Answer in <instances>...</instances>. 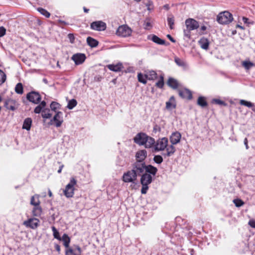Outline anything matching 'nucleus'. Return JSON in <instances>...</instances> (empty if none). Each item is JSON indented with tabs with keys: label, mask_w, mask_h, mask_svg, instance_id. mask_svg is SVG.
Returning a JSON list of instances; mask_svg holds the SVG:
<instances>
[{
	"label": "nucleus",
	"mask_w": 255,
	"mask_h": 255,
	"mask_svg": "<svg viewBox=\"0 0 255 255\" xmlns=\"http://www.w3.org/2000/svg\"><path fill=\"white\" fill-rule=\"evenodd\" d=\"M233 20L232 14L227 11L220 12L217 17V21L222 24H227Z\"/></svg>",
	"instance_id": "obj_7"
},
{
	"label": "nucleus",
	"mask_w": 255,
	"mask_h": 255,
	"mask_svg": "<svg viewBox=\"0 0 255 255\" xmlns=\"http://www.w3.org/2000/svg\"><path fill=\"white\" fill-rule=\"evenodd\" d=\"M32 124V120L30 118H26L23 122L22 128L29 130Z\"/></svg>",
	"instance_id": "obj_27"
},
{
	"label": "nucleus",
	"mask_w": 255,
	"mask_h": 255,
	"mask_svg": "<svg viewBox=\"0 0 255 255\" xmlns=\"http://www.w3.org/2000/svg\"><path fill=\"white\" fill-rule=\"evenodd\" d=\"M75 249L71 247L67 248L65 251V255H81L82 250L78 245H74Z\"/></svg>",
	"instance_id": "obj_17"
},
{
	"label": "nucleus",
	"mask_w": 255,
	"mask_h": 255,
	"mask_svg": "<svg viewBox=\"0 0 255 255\" xmlns=\"http://www.w3.org/2000/svg\"><path fill=\"white\" fill-rule=\"evenodd\" d=\"M61 240L63 242V245L65 246V248H66L67 249L69 248L70 238L67 234H63L62 237L61 238Z\"/></svg>",
	"instance_id": "obj_28"
},
{
	"label": "nucleus",
	"mask_w": 255,
	"mask_h": 255,
	"mask_svg": "<svg viewBox=\"0 0 255 255\" xmlns=\"http://www.w3.org/2000/svg\"><path fill=\"white\" fill-rule=\"evenodd\" d=\"M237 27H239V28H241V29H244V28L242 26H241L239 24H238L237 25Z\"/></svg>",
	"instance_id": "obj_63"
},
{
	"label": "nucleus",
	"mask_w": 255,
	"mask_h": 255,
	"mask_svg": "<svg viewBox=\"0 0 255 255\" xmlns=\"http://www.w3.org/2000/svg\"><path fill=\"white\" fill-rule=\"evenodd\" d=\"M197 104L202 108L206 107L208 105L206 98L204 97L200 96L197 100Z\"/></svg>",
	"instance_id": "obj_29"
},
{
	"label": "nucleus",
	"mask_w": 255,
	"mask_h": 255,
	"mask_svg": "<svg viewBox=\"0 0 255 255\" xmlns=\"http://www.w3.org/2000/svg\"><path fill=\"white\" fill-rule=\"evenodd\" d=\"M138 80L139 82L142 83L144 84H145L147 82L146 80L147 78H146V74L143 75L141 73H138L137 75Z\"/></svg>",
	"instance_id": "obj_33"
},
{
	"label": "nucleus",
	"mask_w": 255,
	"mask_h": 255,
	"mask_svg": "<svg viewBox=\"0 0 255 255\" xmlns=\"http://www.w3.org/2000/svg\"><path fill=\"white\" fill-rule=\"evenodd\" d=\"M212 102L220 105L226 106L227 105L225 102L220 99H214L212 100Z\"/></svg>",
	"instance_id": "obj_47"
},
{
	"label": "nucleus",
	"mask_w": 255,
	"mask_h": 255,
	"mask_svg": "<svg viewBox=\"0 0 255 255\" xmlns=\"http://www.w3.org/2000/svg\"><path fill=\"white\" fill-rule=\"evenodd\" d=\"M26 98L29 102L35 104H39L41 99V96L39 93L35 91L28 93L26 95Z\"/></svg>",
	"instance_id": "obj_11"
},
{
	"label": "nucleus",
	"mask_w": 255,
	"mask_h": 255,
	"mask_svg": "<svg viewBox=\"0 0 255 255\" xmlns=\"http://www.w3.org/2000/svg\"><path fill=\"white\" fill-rule=\"evenodd\" d=\"M153 161L157 164H160L163 161V158L159 155H155L153 157Z\"/></svg>",
	"instance_id": "obj_42"
},
{
	"label": "nucleus",
	"mask_w": 255,
	"mask_h": 255,
	"mask_svg": "<svg viewBox=\"0 0 255 255\" xmlns=\"http://www.w3.org/2000/svg\"><path fill=\"white\" fill-rule=\"evenodd\" d=\"M48 195L49 197L52 196V193L50 190H49V191H48Z\"/></svg>",
	"instance_id": "obj_62"
},
{
	"label": "nucleus",
	"mask_w": 255,
	"mask_h": 255,
	"mask_svg": "<svg viewBox=\"0 0 255 255\" xmlns=\"http://www.w3.org/2000/svg\"><path fill=\"white\" fill-rule=\"evenodd\" d=\"M165 149H166V152L163 153V155L164 157H166V156L169 157V156H171L175 153V152L176 151L175 148L174 146V144H172L170 145H169V146L167 145V147H166Z\"/></svg>",
	"instance_id": "obj_22"
},
{
	"label": "nucleus",
	"mask_w": 255,
	"mask_h": 255,
	"mask_svg": "<svg viewBox=\"0 0 255 255\" xmlns=\"http://www.w3.org/2000/svg\"><path fill=\"white\" fill-rule=\"evenodd\" d=\"M37 10L42 15H43L44 16H45L46 17L48 18L50 16V13L47 11L46 10V9L43 8H41V7H39L37 8Z\"/></svg>",
	"instance_id": "obj_39"
},
{
	"label": "nucleus",
	"mask_w": 255,
	"mask_h": 255,
	"mask_svg": "<svg viewBox=\"0 0 255 255\" xmlns=\"http://www.w3.org/2000/svg\"><path fill=\"white\" fill-rule=\"evenodd\" d=\"M71 59L74 61L76 65H80L85 61L86 56L84 54L77 53L72 56Z\"/></svg>",
	"instance_id": "obj_18"
},
{
	"label": "nucleus",
	"mask_w": 255,
	"mask_h": 255,
	"mask_svg": "<svg viewBox=\"0 0 255 255\" xmlns=\"http://www.w3.org/2000/svg\"><path fill=\"white\" fill-rule=\"evenodd\" d=\"M60 105L55 102H52L50 104V108L52 111L56 112V110L60 108Z\"/></svg>",
	"instance_id": "obj_41"
},
{
	"label": "nucleus",
	"mask_w": 255,
	"mask_h": 255,
	"mask_svg": "<svg viewBox=\"0 0 255 255\" xmlns=\"http://www.w3.org/2000/svg\"><path fill=\"white\" fill-rule=\"evenodd\" d=\"M167 85L173 89H176L179 87L178 81L172 77H169L167 82Z\"/></svg>",
	"instance_id": "obj_20"
},
{
	"label": "nucleus",
	"mask_w": 255,
	"mask_h": 255,
	"mask_svg": "<svg viewBox=\"0 0 255 255\" xmlns=\"http://www.w3.org/2000/svg\"><path fill=\"white\" fill-rule=\"evenodd\" d=\"M52 231L53 232V235L54 237V238L59 240L61 241V238L60 236L59 232L57 230L56 228L54 226H52L51 227Z\"/></svg>",
	"instance_id": "obj_36"
},
{
	"label": "nucleus",
	"mask_w": 255,
	"mask_h": 255,
	"mask_svg": "<svg viewBox=\"0 0 255 255\" xmlns=\"http://www.w3.org/2000/svg\"><path fill=\"white\" fill-rule=\"evenodd\" d=\"M233 202L238 207H241L244 204V202L242 200L239 199H234Z\"/></svg>",
	"instance_id": "obj_46"
},
{
	"label": "nucleus",
	"mask_w": 255,
	"mask_h": 255,
	"mask_svg": "<svg viewBox=\"0 0 255 255\" xmlns=\"http://www.w3.org/2000/svg\"><path fill=\"white\" fill-rule=\"evenodd\" d=\"M87 42L88 45L92 48L97 47L99 44V42L96 39L90 36L87 38Z\"/></svg>",
	"instance_id": "obj_26"
},
{
	"label": "nucleus",
	"mask_w": 255,
	"mask_h": 255,
	"mask_svg": "<svg viewBox=\"0 0 255 255\" xmlns=\"http://www.w3.org/2000/svg\"><path fill=\"white\" fill-rule=\"evenodd\" d=\"M39 197V195L35 194L30 199V204L34 206L32 211L33 216H40L42 211V208L40 206V201Z\"/></svg>",
	"instance_id": "obj_4"
},
{
	"label": "nucleus",
	"mask_w": 255,
	"mask_h": 255,
	"mask_svg": "<svg viewBox=\"0 0 255 255\" xmlns=\"http://www.w3.org/2000/svg\"><path fill=\"white\" fill-rule=\"evenodd\" d=\"M63 166H64L63 165L60 166L59 169H58V170L57 171L58 173H60L61 172V171H62V169Z\"/></svg>",
	"instance_id": "obj_58"
},
{
	"label": "nucleus",
	"mask_w": 255,
	"mask_h": 255,
	"mask_svg": "<svg viewBox=\"0 0 255 255\" xmlns=\"http://www.w3.org/2000/svg\"><path fill=\"white\" fill-rule=\"evenodd\" d=\"M43 81L46 84L48 83L47 80L46 79H43Z\"/></svg>",
	"instance_id": "obj_64"
},
{
	"label": "nucleus",
	"mask_w": 255,
	"mask_h": 255,
	"mask_svg": "<svg viewBox=\"0 0 255 255\" xmlns=\"http://www.w3.org/2000/svg\"><path fill=\"white\" fill-rule=\"evenodd\" d=\"M151 39L153 42L159 45H164L165 43V41L164 40L160 38L155 35H152Z\"/></svg>",
	"instance_id": "obj_31"
},
{
	"label": "nucleus",
	"mask_w": 255,
	"mask_h": 255,
	"mask_svg": "<svg viewBox=\"0 0 255 255\" xmlns=\"http://www.w3.org/2000/svg\"><path fill=\"white\" fill-rule=\"evenodd\" d=\"M4 106L8 110L14 111L15 109V101L11 99L7 100L5 102Z\"/></svg>",
	"instance_id": "obj_25"
},
{
	"label": "nucleus",
	"mask_w": 255,
	"mask_h": 255,
	"mask_svg": "<svg viewBox=\"0 0 255 255\" xmlns=\"http://www.w3.org/2000/svg\"><path fill=\"white\" fill-rule=\"evenodd\" d=\"M168 24L171 29H173L174 28V19L173 17H168L167 18Z\"/></svg>",
	"instance_id": "obj_44"
},
{
	"label": "nucleus",
	"mask_w": 255,
	"mask_h": 255,
	"mask_svg": "<svg viewBox=\"0 0 255 255\" xmlns=\"http://www.w3.org/2000/svg\"><path fill=\"white\" fill-rule=\"evenodd\" d=\"M15 91L17 94H22L23 93V88L21 83L16 84L15 87Z\"/></svg>",
	"instance_id": "obj_34"
},
{
	"label": "nucleus",
	"mask_w": 255,
	"mask_h": 255,
	"mask_svg": "<svg viewBox=\"0 0 255 255\" xmlns=\"http://www.w3.org/2000/svg\"><path fill=\"white\" fill-rule=\"evenodd\" d=\"M206 26L203 25V26H202L201 27V30L202 31H205L206 30Z\"/></svg>",
	"instance_id": "obj_59"
},
{
	"label": "nucleus",
	"mask_w": 255,
	"mask_h": 255,
	"mask_svg": "<svg viewBox=\"0 0 255 255\" xmlns=\"http://www.w3.org/2000/svg\"><path fill=\"white\" fill-rule=\"evenodd\" d=\"M153 131L155 133L160 132L161 131V128L158 125H155L153 127Z\"/></svg>",
	"instance_id": "obj_50"
},
{
	"label": "nucleus",
	"mask_w": 255,
	"mask_h": 255,
	"mask_svg": "<svg viewBox=\"0 0 255 255\" xmlns=\"http://www.w3.org/2000/svg\"><path fill=\"white\" fill-rule=\"evenodd\" d=\"M6 80V75L1 70H0V84L2 85Z\"/></svg>",
	"instance_id": "obj_43"
},
{
	"label": "nucleus",
	"mask_w": 255,
	"mask_h": 255,
	"mask_svg": "<svg viewBox=\"0 0 255 255\" xmlns=\"http://www.w3.org/2000/svg\"><path fill=\"white\" fill-rule=\"evenodd\" d=\"M155 85L159 88H162L164 86V76L160 75L159 80L156 83Z\"/></svg>",
	"instance_id": "obj_37"
},
{
	"label": "nucleus",
	"mask_w": 255,
	"mask_h": 255,
	"mask_svg": "<svg viewBox=\"0 0 255 255\" xmlns=\"http://www.w3.org/2000/svg\"><path fill=\"white\" fill-rule=\"evenodd\" d=\"M55 249L58 252V253H60V246L59 245L55 244Z\"/></svg>",
	"instance_id": "obj_54"
},
{
	"label": "nucleus",
	"mask_w": 255,
	"mask_h": 255,
	"mask_svg": "<svg viewBox=\"0 0 255 255\" xmlns=\"http://www.w3.org/2000/svg\"><path fill=\"white\" fill-rule=\"evenodd\" d=\"M140 175V183L142 185L141 193L145 194L148 189V185L152 182V177L150 174L147 173H143Z\"/></svg>",
	"instance_id": "obj_5"
},
{
	"label": "nucleus",
	"mask_w": 255,
	"mask_h": 255,
	"mask_svg": "<svg viewBox=\"0 0 255 255\" xmlns=\"http://www.w3.org/2000/svg\"><path fill=\"white\" fill-rule=\"evenodd\" d=\"M131 32V29L126 25L120 26L116 31V33L118 36L125 37L130 35Z\"/></svg>",
	"instance_id": "obj_10"
},
{
	"label": "nucleus",
	"mask_w": 255,
	"mask_h": 255,
	"mask_svg": "<svg viewBox=\"0 0 255 255\" xmlns=\"http://www.w3.org/2000/svg\"><path fill=\"white\" fill-rule=\"evenodd\" d=\"M137 164L138 167L136 168L141 174L145 172L151 176H155L157 172V168L151 165H146L145 163H139Z\"/></svg>",
	"instance_id": "obj_6"
},
{
	"label": "nucleus",
	"mask_w": 255,
	"mask_h": 255,
	"mask_svg": "<svg viewBox=\"0 0 255 255\" xmlns=\"http://www.w3.org/2000/svg\"><path fill=\"white\" fill-rule=\"evenodd\" d=\"M240 104L249 108H251L252 106H253V103H251V102H248L244 100L240 101Z\"/></svg>",
	"instance_id": "obj_45"
},
{
	"label": "nucleus",
	"mask_w": 255,
	"mask_h": 255,
	"mask_svg": "<svg viewBox=\"0 0 255 255\" xmlns=\"http://www.w3.org/2000/svg\"><path fill=\"white\" fill-rule=\"evenodd\" d=\"M168 143V138L166 137H162L159 138L155 142L153 145L155 151H159L164 150Z\"/></svg>",
	"instance_id": "obj_9"
},
{
	"label": "nucleus",
	"mask_w": 255,
	"mask_h": 255,
	"mask_svg": "<svg viewBox=\"0 0 255 255\" xmlns=\"http://www.w3.org/2000/svg\"><path fill=\"white\" fill-rule=\"evenodd\" d=\"M68 37L71 43H74L75 42V36L73 34L69 33L68 35Z\"/></svg>",
	"instance_id": "obj_48"
},
{
	"label": "nucleus",
	"mask_w": 255,
	"mask_h": 255,
	"mask_svg": "<svg viewBox=\"0 0 255 255\" xmlns=\"http://www.w3.org/2000/svg\"><path fill=\"white\" fill-rule=\"evenodd\" d=\"M107 67L110 70L116 72L121 71L123 68V64L121 63H118L116 64H109Z\"/></svg>",
	"instance_id": "obj_21"
},
{
	"label": "nucleus",
	"mask_w": 255,
	"mask_h": 255,
	"mask_svg": "<svg viewBox=\"0 0 255 255\" xmlns=\"http://www.w3.org/2000/svg\"><path fill=\"white\" fill-rule=\"evenodd\" d=\"M92 29L97 31H104L107 28V25L105 22L99 20L96 21L92 22L90 25Z\"/></svg>",
	"instance_id": "obj_14"
},
{
	"label": "nucleus",
	"mask_w": 255,
	"mask_h": 255,
	"mask_svg": "<svg viewBox=\"0 0 255 255\" xmlns=\"http://www.w3.org/2000/svg\"><path fill=\"white\" fill-rule=\"evenodd\" d=\"M181 135L178 131L173 132L170 136V141L172 144H176L180 142Z\"/></svg>",
	"instance_id": "obj_19"
},
{
	"label": "nucleus",
	"mask_w": 255,
	"mask_h": 255,
	"mask_svg": "<svg viewBox=\"0 0 255 255\" xmlns=\"http://www.w3.org/2000/svg\"><path fill=\"white\" fill-rule=\"evenodd\" d=\"M248 141L247 138H245L244 139V142L245 145H246V148L247 149H249V148L248 144Z\"/></svg>",
	"instance_id": "obj_55"
},
{
	"label": "nucleus",
	"mask_w": 255,
	"mask_h": 255,
	"mask_svg": "<svg viewBox=\"0 0 255 255\" xmlns=\"http://www.w3.org/2000/svg\"><path fill=\"white\" fill-rule=\"evenodd\" d=\"M5 31L6 30L3 26L0 27V37L3 36L5 34Z\"/></svg>",
	"instance_id": "obj_52"
},
{
	"label": "nucleus",
	"mask_w": 255,
	"mask_h": 255,
	"mask_svg": "<svg viewBox=\"0 0 255 255\" xmlns=\"http://www.w3.org/2000/svg\"><path fill=\"white\" fill-rule=\"evenodd\" d=\"M174 61L176 63V64L179 66L182 67L184 68L187 67V65L186 63L183 60L178 57H175Z\"/></svg>",
	"instance_id": "obj_32"
},
{
	"label": "nucleus",
	"mask_w": 255,
	"mask_h": 255,
	"mask_svg": "<svg viewBox=\"0 0 255 255\" xmlns=\"http://www.w3.org/2000/svg\"><path fill=\"white\" fill-rule=\"evenodd\" d=\"M167 37L169 38V39L172 42H175V40L169 34L167 35Z\"/></svg>",
	"instance_id": "obj_56"
},
{
	"label": "nucleus",
	"mask_w": 255,
	"mask_h": 255,
	"mask_svg": "<svg viewBox=\"0 0 255 255\" xmlns=\"http://www.w3.org/2000/svg\"><path fill=\"white\" fill-rule=\"evenodd\" d=\"M39 105H41V107L43 108L46 106V102L44 101H42Z\"/></svg>",
	"instance_id": "obj_57"
},
{
	"label": "nucleus",
	"mask_w": 255,
	"mask_h": 255,
	"mask_svg": "<svg viewBox=\"0 0 255 255\" xmlns=\"http://www.w3.org/2000/svg\"><path fill=\"white\" fill-rule=\"evenodd\" d=\"M249 225L252 228H255V220H251L249 222Z\"/></svg>",
	"instance_id": "obj_53"
},
{
	"label": "nucleus",
	"mask_w": 255,
	"mask_h": 255,
	"mask_svg": "<svg viewBox=\"0 0 255 255\" xmlns=\"http://www.w3.org/2000/svg\"><path fill=\"white\" fill-rule=\"evenodd\" d=\"M179 96L183 99L191 100L192 99V94L191 91L186 88L179 89L178 90Z\"/></svg>",
	"instance_id": "obj_16"
},
{
	"label": "nucleus",
	"mask_w": 255,
	"mask_h": 255,
	"mask_svg": "<svg viewBox=\"0 0 255 255\" xmlns=\"http://www.w3.org/2000/svg\"><path fill=\"white\" fill-rule=\"evenodd\" d=\"M39 221L37 218H30L23 222V225L27 227L35 229L39 225Z\"/></svg>",
	"instance_id": "obj_15"
},
{
	"label": "nucleus",
	"mask_w": 255,
	"mask_h": 255,
	"mask_svg": "<svg viewBox=\"0 0 255 255\" xmlns=\"http://www.w3.org/2000/svg\"><path fill=\"white\" fill-rule=\"evenodd\" d=\"M176 104L174 96H171L169 100L166 102V108L168 110L171 109H175L176 108Z\"/></svg>",
	"instance_id": "obj_23"
},
{
	"label": "nucleus",
	"mask_w": 255,
	"mask_h": 255,
	"mask_svg": "<svg viewBox=\"0 0 255 255\" xmlns=\"http://www.w3.org/2000/svg\"><path fill=\"white\" fill-rule=\"evenodd\" d=\"M77 101L75 99H73L68 102V105H67V107L69 109L71 110V109H73L77 105Z\"/></svg>",
	"instance_id": "obj_38"
},
{
	"label": "nucleus",
	"mask_w": 255,
	"mask_h": 255,
	"mask_svg": "<svg viewBox=\"0 0 255 255\" xmlns=\"http://www.w3.org/2000/svg\"><path fill=\"white\" fill-rule=\"evenodd\" d=\"M83 10H84V11L86 13H88L89 11V9L87 8L86 7H83Z\"/></svg>",
	"instance_id": "obj_60"
},
{
	"label": "nucleus",
	"mask_w": 255,
	"mask_h": 255,
	"mask_svg": "<svg viewBox=\"0 0 255 255\" xmlns=\"http://www.w3.org/2000/svg\"><path fill=\"white\" fill-rule=\"evenodd\" d=\"M76 180L72 177L70 179V182L66 186L63 190L64 195L67 198H71L74 196L75 188L74 186L76 184Z\"/></svg>",
	"instance_id": "obj_8"
},
{
	"label": "nucleus",
	"mask_w": 255,
	"mask_h": 255,
	"mask_svg": "<svg viewBox=\"0 0 255 255\" xmlns=\"http://www.w3.org/2000/svg\"><path fill=\"white\" fill-rule=\"evenodd\" d=\"M253 111L255 112V105L254 104H253V106L251 107Z\"/></svg>",
	"instance_id": "obj_61"
},
{
	"label": "nucleus",
	"mask_w": 255,
	"mask_h": 255,
	"mask_svg": "<svg viewBox=\"0 0 255 255\" xmlns=\"http://www.w3.org/2000/svg\"><path fill=\"white\" fill-rule=\"evenodd\" d=\"M146 78L149 80H154L157 78V74L154 71H149L146 73Z\"/></svg>",
	"instance_id": "obj_30"
},
{
	"label": "nucleus",
	"mask_w": 255,
	"mask_h": 255,
	"mask_svg": "<svg viewBox=\"0 0 255 255\" xmlns=\"http://www.w3.org/2000/svg\"><path fill=\"white\" fill-rule=\"evenodd\" d=\"M137 165V163L136 164H132V169L124 173L122 179L124 182L135 183L137 180V176L141 175L136 168L138 167Z\"/></svg>",
	"instance_id": "obj_2"
},
{
	"label": "nucleus",
	"mask_w": 255,
	"mask_h": 255,
	"mask_svg": "<svg viewBox=\"0 0 255 255\" xmlns=\"http://www.w3.org/2000/svg\"><path fill=\"white\" fill-rule=\"evenodd\" d=\"M243 22L245 23H246V24H248V25H250V24H254V22L253 21H249V18L246 17H243Z\"/></svg>",
	"instance_id": "obj_51"
},
{
	"label": "nucleus",
	"mask_w": 255,
	"mask_h": 255,
	"mask_svg": "<svg viewBox=\"0 0 255 255\" xmlns=\"http://www.w3.org/2000/svg\"><path fill=\"white\" fill-rule=\"evenodd\" d=\"M147 156V151L144 150H140L138 151L135 154L136 161L132 163V164H136L137 163H145L144 160Z\"/></svg>",
	"instance_id": "obj_13"
},
{
	"label": "nucleus",
	"mask_w": 255,
	"mask_h": 255,
	"mask_svg": "<svg viewBox=\"0 0 255 255\" xmlns=\"http://www.w3.org/2000/svg\"><path fill=\"white\" fill-rule=\"evenodd\" d=\"M198 42L202 49L207 50L209 48V42L207 38L203 37L200 39Z\"/></svg>",
	"instance_id": "obj_24"
},
{
	"label": "nucleus",
	"mask_w": 255,
	"mask_h": 255,
	"mask_svg": "<svg viewBox=\"0 0 255 255\" xmlns=\"http://www.w3.org/2000/svg\"><path fill=\"white\" fill-rule=\"evenodd\" d=\"M42 107H41V105L37 106L34 109V113L36 114H39L41 112H42Z\"/></svg>",
	"instance_id": "obj_49"
},
{
	"label": "nucleus",
	"mask_w": 255,
	"mask_h": 255,
	"mask_svg": "<svg viewBox=\"0 0 255 255\" xmlns=\"http://www.w3.org/2000/svg\"><path fill=\"white\" fill-rule=\"evenodd\" d=\"M62 115L61 112H58L53 119L50 120L49 124L51 125H54L57 128L60 127L63 122Z\"/></svg>",
	"instance_id": "obj_12"
},
{
	"label": "nucleus",
	"mask_w": 255,
	"mask_h": 255,
	"mask_svg": "<svg viewBox=\"0 0 255 255\" xmlns=\"http://www.w3.org/2000/svg\"><path fill=\"white\" fill-rule=\"evenodd\" d=\"M186 29H184V36L188 39L191 38V31L199 27L198 21L193 18H188L185 21Z\"/></svg>",
	"instance_id": "obj_3"
},
{
	"label": "nucleus",
	"mask_w": 255,
	"mask_h": 255,
	"mask_svg": "<svg viewBox=\"0 0 255 255\" xmlns=\"http://www.w3.org/2000/svg\"><path fill=\"white\" fill-rule=\"evenodd\" d=\"M242 65L245 69L249 70L254 65V64L250 61H245L243 62Z\"/></svg>",
	"instance_id": "obj_40"
},
{
	"label": "nucleus",
	"mask_w": 255,
	"mask_h": 255,
	"mask_svg": "<svg viewBox=\"0 0 255 255\" xmlns=\"http://www.w3.org/2000/svg\"><path fill=\"white\" fill-rule=\"evenodd\" d=\"M133 141L139 145H144L146 148L153 147L155 143L154 138L142 132L138 133L134 136Z\"/></svg>",
	"instance_id": "obj_1"
},
{
	"label": "nucleus",
	"mask_w": 255,
	"mask_h": 255,
	"mask_svg": "<svg viewBox=\"0 0 255 255\" xmlns=\"http://www.w3.org/2000/svg\"><path fill=\"white\" fill-rule=\"evenodd\" d=\"M52 114L50 113L49 109H45L42 111V117L44 119H49L51 117Z\"/></svg>",
	"instance_id": "obj_35"
}]
</instances>
